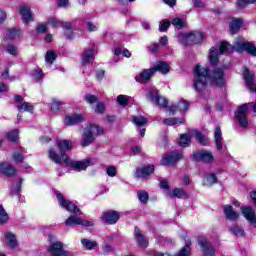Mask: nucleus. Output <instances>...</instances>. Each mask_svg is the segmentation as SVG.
Here are the masks:
<instances>
[{
    "mask_svg": "<svg viewBox=\"0 0 256 256\" xmlns=\"http://www.w3.org/2000/svg\"><path fill=\"white\" fill-rule=\"evenodd\" d=\"M233 51H237L238 53H243V51H246L248 55L256 57V47L254 44L251 42H245L243 38H237L233 46L227 42H222L219 49L215 47L210 49L209 59L211 65H217L219 61V55H223L225 53H233Z\"/></svg>",
    "mask_w": 256,
    "mask_h": 256,
    "instance_id": "nucleus-1",
    "label": "nucleus"
},
{
    "mask_svg": "<svg viewBox=\"0 0 256 256\" xmlns=\"http://www.w3.org/2000/svg\"><path fill=\"white\" fill-rule=\"evenodd\" d=\"M56 197L58 199L60 207H63L64 209H66V211H69V213H75L76 215V216L71 215L68 219H66L65 221L66 227H71V225H82V227L93 226V222L83 220L77 217L79 215H82L81 210H79L77 206H75V204H73L71 201L65 199L62 193H58Z\"/></svg>",
    "mask_w": 256,
    "mask_h": 256,
    "instance_id": "nucleus-2",
    "label": "nucleus"
},
{
    "mask_svg": "<svg viewBox=\"0 0 256 256\" xmlns=\"http://www.w3.org/2000/svg\"><path fill=\"white\" fill-rule=\"evenodd\" d=\"M56 145L60 151V154H58L53 148H50L48 150L49 160L53 161V163H56L57 165H62V163L69 164V156H67L65 152L73 149V142L70 140H60L56 143Z\"/></svg>",
    "mask_w": 256,
    "mask_h": 256,
    "instance_id": "nucleus-3",
    "label": "nucleus"
},
{
    "mask_svg": "<svg viewBox=\"0 0 256 256\" xmlns=\"http://www.w3.org/2000/svg\"><path fill=\"white\" fill-rule=\"evenodd\" d=\"M209 77V68L196 65L194 69V84L195 91L201 93L207 87V78Z\"/></svg>",
    "mask_w": 256,
    "mask_h": 256,
    "instance_id": "nucleus-4",
    "label": "nucleus"
},
{
    "mask_svg": "<svg viewBox=\"0 0 256 256\" xmlns=\"http://www.w3.org/2000/svg\"><path fill=\"white\" fill-rule=\"evenodd\" d=\"M249 107L256 113V102L241 105L235 113L236 119L243 129H247V126L249 125V121H247V111H249Z\"/></svg>",
    "mask_w": 256,
    "mask_h": 256,
    "instance_id": "nucleus-5",
    "label": "nucleus"
},
{
    "mask_svg": "<svg viewBox=\"0 0 256 256\" xmlns=\"http://www.w3.org/2000/svg\"><path fill=\"white\" fill-rule=\"evenodd\" d=\"M242 77L247 89L252 93H256L255 72L244 66L242 68Z\"/></svg>",
    "mask_w": 256,
    "mask_h": 256,
    "instance_id": "nucleus-6",
    "label": "nucleus"
},
{
    "mask_svg": "<svg viewBox=\"0 0 256 256\" xmlns=\"http://www.w3.org/2000/svg\"><path fill=\"white\" fill-rule=\"evenodd\" d=\"M50 256H69V252L63 249V243L60 241L51 242L48 247Z\"/></svg>",
    "mask_w": 256,
    "mask_h": 256,
    "instance_id": "nucleus-7",
    "label": "nucleus"
},
{
    "mask_svg": "<svg viewBox=\"0 0 256 256\" xmlns=\"http://www.w3.org/2000/svg\"><path fill=\"white\" fill-rule=\"evenodd\" d=\"M198 245L201 248V251L205 256H215V248L211 244V242L207 241V238L204 236H199L198 239Z\"/></svg>",
    "mask_w": 256,
    "mask_h": 256,
    "instance_id": "nucleus-8",
    "label": "nucleus"
},
{
    "mask_svg": "<svg viewBox=\"0 0 256 256\" xmlns=\"http://www.w3.org/2000/svg\"><path fill=\"white\" fill-rule=\"evenodd\" d=\"M182 158L181 153L177 151H173L170 153H167L162 157L161 165H164L166 167L177 165V162Z\"/></svg>",
    "mask_w": 256,
    "mask_h": 256,
    "instance_id": "nucleus-9",
    "label": "nucleus"
},
{
    "mask_svg": "<svg viewBox=\"0 0 256 256\" xmlns=\"http://www.w3.org/2000/svg\"><path fill=\"white\" fill-rule=\"evenodd\" d=\"M192 159L193 161H197V162H203V163H212L214 156L213 153L209 152V151H198V152H194L192 155Z\"/></svg>",
    "mask_w": 256,
    "mask_h": 256,
    "instance_id": "nucleus-10",
    "label": "nucleus"
},
{
    "mask_svg": "<svg viewBox=\"0 0 256 256\" xmlns=\"http://www.w3.org/2000/svg\"><path fill=\"white\" fill-rule=\"evenodd\" d=\"M147 97L152 103H157L160 107H167V99L163 96H159V93L155 89H149Z\"/></svg>",
    "mask_w": 256,
    "mask_h": 256,
    "instance_id": "nucleus-11",
    "label": "nucleus"
},
{
    "mask_svg": "<svg viewBox=\"0 0 256 256\" xmlns=\"http://www.w3.org/2000/svg\"><path fill=\"white\" fill-rule=\"evenodd\" d=\"M186 45H193L203 41V33L200 31L190 32L184 35Z\"/></svg>",
    "mask_w": 256,
    "mask_h": 256,
    "instance_id": "nucleus-12",
    "label": "nucleus"
},
{
    "mask_svg": "<svg viewBox=\"0 0 256 256\" xmlns=\"http://www.w3.org/2000/svg\"><path fill=\"white\" fill-rule=\"evenodd\" d=\"M153 75H155V68L144 69L135 77V80L137 83H149Z\"/></svg>",
    "mask_w": 256,
    "mask_h": 256,
    "instance_id": "nucleus-13",
    "label": "nucleus"
},
{
    "mask_svg": "<svg viewBox=\"0 0 256 256\" xmlns=\"http://www.w3.org/2000/svg\"><path fill=\"white\" fill-rule=\"evenodd\" d=\"M134 239L139 247H141V249H147L149 240L146 239L145 235H143L139 227H135Z\"/></svg>",
    "mask_w": 256,
    "mask_h": 256,
    "instance_id": "nucleus-14",
    "label": "nucleus"
},
{
    "mask_svg": "<svg viewBox=\"0 0 256 256\" xmlns=\"http://www.w3.org/2000/svg\"><path fill=\"white\" fill-rule=\"evenodd\" d=\"M64 165H66L67 167H73L76 169V171H85V169H87V167L91 165V159L73 162L69 158V164L64 163Z\"/></svg>",
    "mask_w": 256,
    "mask_h": 256,
    "instance_id": "nucleus-15",
    "label": "nucleus"
},
{
    "mask_svg": "<svg viewBox=\"0 0 256 256\" xmlns=\"http://www.w3.org/2000/svg\"><path fill=\"white\" fill-rule=\"evenodd\" d=\"M155 171L154 165H148L146 167L137 168L135 171V177L138 179H145Z\"/></svg>",
    "mask_w": 256,
    "mask_h": 256,
    "instance_id": "nucleus-16",
    "label": "nucleus"
},
{
    "mask_svg": "<svg viewBox=\"0 0 256 256\" xmlns=\"http://www.w3.org/2000/svg\"><path fill=\"white\" fill-rule=\"evenodd\" d=\"M212 81L218 87H223L225 85V77L223 74V68H216L212 74Z\"/></svg>",
    "mask_w": 256,
    "mask_h": 256,
    "instance_id": "nucleus-17",
    "label": "nucleus"
},
{
    "mask_svg": "<svg viewBox=\"0 0 256 256\" xmlns=\"http://www.w3.org/2000/svg\"><path fill=\"white\" fill-rule=\"evenodd\" d=\"M119 212L110 210L104 213L103 219L108 223V225H115L119 221Z\"/></svg>",
    "mask_w": 256,
    "mask_h": 256,
    "instance_id": "nucleus-18",
    "label": "nucleus"
},
{
    "mask_svg": "<svg viewBox=\"0 0 256 256\" xmlns=\"http://www.w3.org/2000/svg\"><path fill=\"white\" fill-rule=\"evenodd\" d=\"M242 213H243L245 219H247V221H249V223H251V225H255V227H256L255 210H253V208L247 206V207L242 208Z\"/></svg>",
    "mask_w": 256,
    "mask_h": 256,
    "instance_id": "nucleus-19",
    "label": "nucleus"
},
{
    "mask_svg": "<svg viewBox=\"0 0 256 256\" xmlns=\"http://www.w3.org/2000/svg\"><path fill=\"white\" fill-rule=\"evenodd\" d=\"M0 173H3L7 177H15L17 170L9 163L0 164Z\"/></svg>",
    "mask_w": 256,
    "mask_h": 256,
    "instance_id": "nucleus-20",
    "label": "nucleus"
},
{
    "mask_svg": "<svg viewBox=\"0 0 256 256\" xmlns=\"http://www.w3.org/2000/svg\"><path fill=\"white\" fill-rule=\"evenodd\" d=\"M82 121H85V119L81 114L68 115L64 119L65 125H68V126L77 125V123H82Z\"/></svg>",
    "mask_w": 256,
    "mask_h": 256,
    "instance_id": "nucleus-21",
    "label": "nucleus"
},
{
    "mask_svg": "<svg viewBox=\"0 0 256 256\" xmlns=\"http://www.w3.org/2000/svg\"><path fill=\"white\" fill-rule=\"evenodd\" d=\"M20 15L22 16V19L25 21V23H31V21H34L33 14H31V8L22 5L20 6Z\"/></svg>",
    "mask_w": 256,
    "mask_h": 256,
    "instance_id": "nucleus-22",
    "label": "nucleus"
},
{
    "mask_svg": "<svg viewBox=\"0 0 256 256\" xmlns=\"http://www.w3.org/2000/svg\"><path fill=\"white\" fill-rule=\"evenodd\" d=\"M223 211L226 219H229V221H237V219H239V213L233 210V206L225 205Z\"/></svg>",
    "mask_w": 256,
    "mask_h": 256,
    "instance_id": "nucleus-23",
    "label": "nucleus"
},
{
    "mask_svg": "<svg viewBox=\"0 0 256 256\" xmlns=\"http://www.w3.org/2000/svg\"><path fill=\"white\" fill-rule=\"evenodd\" d=\"M187 109H189V103L186 100H182L178 102L177 105H172L170 107V112L172 113V115H175L177 111H180V113H185Z\"/></svg>",
    "mask_w": 256,
    "mask_h": 256,
    "instance_id": "nucleus-24",
    "label": "nucleus"
},
{
    "mask_svg": "<svg viewBox=\"0 0 256 256\" xmlns=\"http://www.w3.org/2000/svg\"><path fill=\"white\" fill-rule=\"evenodd\" d=\"M214 139L216 143V149L221 151L223 149V135L221 133V127L217 126L214 131Z\"/></svg>",
    "mask_w": 256,
    "mask_h": 256,
    "instance_id": "nucleus-25",
    "label": "nucleus"
},
{
    "mask_svg": "<svg viewBox=\"0 0 256 256\" xmlns=\"http://www.w3.org/2000/svg\"><path fill=\"white\" fill-rule=\"evenodd\" d=\"M4 237L6 239V245H8L10 249H15L17 247L18 243L15 234L12 232H6Z\"/></svg>",
    "mask_w": 256,
    "mask_h": 256,
    "instance_id": "nucleus-26",
    "label": "nucleus"
},
{
    "mask_svg": "<svg viewBox=\"0 0 256 256\" xmlns=\"http://www.w3.org/2000/svg\"><path fill=\"white\" fill-rule=\"evenodd\" d=\"M93 141H95V137L91 134V132H88V130H85L82 135V141H81L82 147H89V145H91Z\"/></svg>",
    "mask_w": 256,
    "mask_h": 256,
    "instance_id": "nucleus-27",
    "label": "nucleus"
},
{
    "mask_svg": "<svg viewBox=\"0 0 256 256\" xmlns=\"http://www.w3.org/2000/svg\"><path fill=\"white\" fill-rule=\"evenodd\" d=\"M152 69H155V73L157 71H159L163 75H167V73H169V71H171V67H169V64H167V62H163V61L158 62L154 67H152Z\"/></svg>",
    "mask_w": 256,
    "mask_h": 256,
    "instance_id": "nucleus-28",
    "label": "nucleus"
},
{
    "mask_svg": "<svg viewBox=\"0 0 256 256\" xmlns=\"http://www.w3.org/2000/svg\"><path fill=\"white\" fill-rule=\"evenodd\" d=\"M25 153H27V151H25L24 148L16 149L12 154L13 161H15V163H23Z\"/></svg>",
    "mask_w": 256,
    "mask_h": 256,
    "instance_id": "nucleus-29",
    "label": "nucleus"
},
{
    "mask_svg": "<svg viewBox=\"0 0 256 256\" xmlns=\"http://www.w3.org/2000/svg\"><path fill=\"white\" fill-rule=\"evenodd\" d=\"M162 123L169 127H173V125H183L185 118H165L162 120Z\"/></svg>",
    "mask_w": 256,
    "mask_h": 256,
    "instance_id": "nucleus-30",
    "label": "nucleus"
},
{
    "mask_svg": "<svg viewBox=\"0 0 256 256\" xmlns=\"http://www.w3.org/2000/svg\"><path fill=\"white\" fill-rule=\"evenodd\" d=\"M94 59L95 53L93 50L88 49L82 54V65H87V63H91V61H94Z\"/></svg>",
    "mask_w": 256,
    "mask_h": 256,
    "instance_id": "nucleus-31",
    "label": "nucleus"
},
{
    "mask_svg": "<svg viewBox=\"0 0 256 256\" xmlns=\"http://www.w3.org/2000/svg\"><path fill=\"white\" fill-rule=\"evenodd\" d=\"M86 131H88V133L92 134L93 137H99V135H103V133H105V130H103L102 127L97 126V125H93L91 124Z\"/></svg>",
    "mask_w": 256,
    "mask_h": 256,
    "instance_id": "nucleus-32",
    "label": "nucleus"
},
{
    "mask_svg": "<svg viewBox=\"0 0 256 256\" xmlns=\"http://www.w3.org/2000/svg\"><path fill=\"white\" fill-rule=\"evenodd\" d=\"M241 25H243V21L241 19L232 20L229 25V29H230L231 33L233 35H235V33H237V31H239V29H241Z\"/></svg>",
    "mask_w": 256,
    "mask_h": 256,
    "instance_id": "nucleus-33",
    "label": "nucleus"
},
{
    "mask_svg": "<svg viewBox=\"0 0 256 256\" xmlns=\"http://www.w3.org/2000/svg\"><path fill=\"white\" fill-rule=\"evenodd\" d=\"M169 197H178V199H185L187 197V193H185V190L181 188H175L171 192H169Z\"/></svg>",
    "mask_w": 256,
    "mask_h": 256,
    "instance_id": "nucleus-34",
    "label": "nucleus"
},
{
    "mask_svg": "<svg viewBox=\"0 0 256 256\" xmlns=\"http://www.w3.org/2000/svg\"><path fill=\"white\" fill-rule=\"evenodd\" d=\"M229 231L230 233H232V235H235L236 237H243V235H245V231H243V228H241L237 224H233L230 227Z\"/></svg>",
    "mask_w": 256,
    "mask_h": 256,
    "instance_id": "nucleus-35",
    "label": "nucleus"
},
{
    "mask_svg": "<svg viewBox=\"0 0 256 256\" xmlns=\"http://www.w3.org/2000/svg\"><path fill=\"white\" fill-rule=\"evenodd\" d=\"M60 27H62L63 29H66L65 35H66L67 39H73V31L71 30L72 29L71 22H62Z\"/></svg>",
    "mask_w": 256,
    "mask_h": 256,
    "instance_id": "nucleus-36",
    "label": "nucleus"
},
{
    "mask_svg": "<svg viewBox=\"0 0 256 256\" xmlns=\"http://www.w3.org/2000/svg\"><path fill=\"white\" fill-rule=\"evenodd\" d=\"M195 138L196 141H198V143H200V145H209V138H207V136L201 134V132L199 131H195Z\"/></svg>",
    "mask_w": 256,
    "mask_h": 256,
    "instance_id": "nucleus-37",
    "label": "nucleus"
},
{
    "mask_svg": "<svg viewBox=\"0 0 256 256\" xmlns=\"http://www.w3.org/2000/svg\"><path fill=\"white\" fill-rule=\"evenodd\" d=\"M180 147H189L191 145V136L189 134H182L179 141Z\"/></svg>",
    "mask_w": 256,
    "mask_h": 256,
    "instance_id": "nucleus-38",
    "label": "nucleus"
},
{
    "mask_svg": "<svg viewBox=\"0 0 256 256\" xmlns=\"http://www.w3.org/2000/svg\"><path fill=\"white\" fill-rule=\"evenodd\" d=\"M81 243H82L83 247H85L86 249H89V250L95 249V247H97V245H98L97 241L89 240V239H85V238H83L81 240Z\"/></svg>",
    "mask_w": 256,
    "mask_h": 256,
    "instance_id": "nucleus-39",
    "label": "nucleus"
},
{
    "mask_svg": "<svg viewBox=\"0 0 256 256\" xmlns=\"http://www.w3.org/2000/svg\"><path fill=\"white\" fill-rule=\"evenodd\" d=\"M132 121L134 124H136L137 127H143V125H147V118L143 116H134Z\"/></svg>",
    "mask_w": 256,
    "mask_h": 256,
    "instance_id": "nucleus-40",
    "label": "nucleus"
},
{
    "mask_svg": "<svg viewBox=\"0 0 256 256\" xmlns=\"http://www.w3.org/2000/svg\"><path fill=\"white\" fill-rule=\"evenodd\" d=\"M9 221V214L5 211V208H3V205H0V225H4V223H7Z\"/></svg>",
    "mask_w": 256,
    "mask_h": 256,
    "instance_id": "nucleus-41",
    "label": "nucleus"
},
{
    "mask_svg": "<svg viewBox=\"0 0 256 256\" xmlns=\"http://www.w3.org/2000/svg\"><path fill=\"white\" fill-rule=\"evenodd\" d=\"M205 179V185H207V187H211V185H215V183H217V176H215V174H207Z\"/></svg>",
    "mask_w": 256,
    "mask_h": 256,
    "instance_id": "nucleus-42",
    "label": "nucleus"
},
{
    "mask_svg": "<svg viewBox=\"0 0 256 256\" xmlns=\"http://www.w3.org/2000/svg\"><path fill=\"white\" fill-rule=\"evenodd\" d=\"M169 27H171V22H169V20L165 19V20L160 21L159 31L161 33H165V31H167L169 29Z\"/></svg>",
    "mask_w": 256,
    "mask_h": 256,
    "instance_id": "nucleus-43",
    "label": "nucleus"
},
{
    "mask_svg": "<svg viewBox=\"0 0 256 256\" xmlns=\"http://www.w3.org/2000/svg\"><path fill=\"white\" fill-rule=\"evenodd\" d=\"M55 59H57V56L55 55V52L48 51L46 53L45 61H46V63H48L49 67H51V64L53 63V61H55Z\"/></svg>",
    "mask_w": 256,
    "mask_h": 256,
    "instance_id": "nucleus-44",
    "label": "nucleus"
},
{
    "mask_svg": "<svg viewBox=\"0 0 256 256\" xmlns=\"http://www.w3.org/2000/svg\"><path fill=\"white\" fill-rule=\"evenodd\" d=\"M17 109H18V111H29V112H31V111H33V105H31V103H29V102H24L22 104H19L17 106Z\"/></svg>",
    "mask_w": 256,
    "mask_h": 256,
    "instance_id": "nucleus-45",
    "label": "nucleus"
},
{
    "mask_svg": "<svg viewBox=\"0 0 256 256\" xmlns=\"http://www.w3.org/2000/svg\"><path fill=\"white\" fill-rule=\"evenodd\" d=\"M19 30L17 29H10L6 31L7 39H17L19 37Z\"/></svg>",
    "mask_w": 256,
    "mask_h": 256,
    "instance_id": "nucleus-46",
    "label": "nucleus"
},
{
    "mask_svg": "<svg viewBox=\"0 0 256 256\" xmlns=\"http://www.w3.org/2000/svg\"><path fill=\"white\" fill-rule=\"evenodd\" d=\"M172 25L176 28V29H183V27H185V22L183 19L181 18H174L172 20Z\"/></svg>",
    "mask_w": 256,
    "mask_h": 256,
    "instance_id": "nucleus-47",
    "label": "nucleus"
},
{
    "mask_svg": "<svg viewBox=\"0 0 256 256\" xmlns=\"http://www.w3.org/2000/svg\"><path fill=\"white\" fill-rule=\"evenodd\" d=\"M117 103L120 104L122 107H125L129 104V97L125 95H119L117 97Z\"/></svg>",
    "mask_w": 256,
    "mask_h": 256,
    "instance_id": "nucleus-48",
    "label": "nucleus"
},
{
    "mask_svg": "<svg viewBox=\"0 0 256 256\" xmlns=\"http://www.w3.org/2000/svg\"><path fill=\"white\" fill-rule=\"evenodd\" d=\"M138 199L141 203H147L149 201V194L146 191H139Z\"/></svg>",
    "mask_w": 256,
    "mask_h": 256,
    "instance_id": "nucleus-49",
    "label": "nucleus"
},
{
    "mask_svg": "<svg viewBox=\"0 0 256 256\" xmlns=\"http://www.w3.org/2000/svg\"><path fill=\"white\" fill-rule=\"evenodd\" d=\"M62 105H63V102H61L57 99H53L52 104H51V109H52V111H59V109H61Z\"/></svg>",
    "mask_w": 256,
    "mask_h": 256,
    "instance_id": "nucleus-50",
    "label": "nucleus"
},
{
    "mask_svg": "<svg viewBox=\"0 0 256 256\" xmlns=\"http://www.w3.org/2000/svg\"><path fill=\"white\" fill-rule=\"evenodd\" d=\"M7 53H9V55H14L17 56L19 55V50L17 49V46L14 45H8L6 48Z\"/></svg>",
    "mask_w": 256,
    "mask_h": 256,
    "instance_id": "nucleus-51",
    "label": "nucleus"
},
{
    "mask_svg": "<svg viewBox=\"0 0 256 256\" xmlns=\"http://www.w3.org/2000/svg\"><path fill=\"white\" fill-rule=\"evenodd\" d=\"M8 139L12 142L17 141V139H19V131L17 130H13L10 133H8Z\"/></svg>",
    "mask_w": 256,
    "mask_h": 256,
    "instance_id": "nucleus-52",
    "label": "nucleus"
},
{
    "mask_svg": "<svg viewBox=\"0 0 256 256\" xmlns=\"http://www.w3.org/2000/svg\"><path fill=\"white\" fill-rule=\"evenodd\" d=\"M106 173L109 177H115L117 175V168H115V166H108Z\"/></svg>",
    "mask_w": 256,
    "mask_h": 256,
    "instance_id": "nucleus-53",
    "label": "nucleus"
},
{
    "mask_svg": "<svg viewBox=\"0 0 256 256\" xmlns=\"http://www.w3.org/2000/svg\"><path fill=\"white\" fill-rule=\"evenodd\" d=\"M85 101H87V103L93 104V103H97V96L95 95H91V94H86L84 96Z\"/></svg>",
    "mask_w": 256,
    "mask_h": 256,
    "instance_id": "nucleus-54",
    "label": "nucleus"
},
{
    "mask_svg": "<svg viewBox=\"0 0 256 256\" xmlns=\"http://www.w3.org/2000/svg\"><path fill=\"white\" fill-rule=\"evenodd\" d=\"M95 113L103 114L105 113V104L98 102L95 107Z\"/></svg>",
    "mask_w": 256,
    "mask_h": 256,
    "instance_id": "nucleus-55",
    "label": "nucleus"
},
{
    "mask_svg": "<svg viewBox=\"0 0 256 256\" xmlns=\"http://www.w3.org/2000/svg\"><path fill=\"white\" fill-rule=\"evenodd\" d=\"M63 21L57 20L55 18H51L47 21L48 25H52L53 27H61Z\"/></svg>",
    "mask_w": 256,
    "mask_h": 256,
    "instance_id": "nucleus-56",
    "label": "nucleus"
},
{
    "mask_svg": "<svg viewBox=\"0 0 256 256\" xmlns=\"http://www.w3.org/2000/svg\"><path fill=\"white\" fill-rule=\"evenodd\" d=\"M247 5H249L247 0H238L236 2V8L239 10L245 9V7H247Z\"/></svg>",
    "mask_w": 256,
    "mask_h": 256,
    "instance_id": "nucleus-57",
    "label": "nucleus"
},
{
    "mask_svg": "<svg viewBox=\"0 0 256 256\" xmlns=\"http://www.w3.org/2000/svg\"><path fill=\"white\" fill-rule=\"evenodd\" d=\"M193 5L195 9H205V4L202 0H193Z\"/></svg>",
    "mask_w": 256,
    "mask_h": 256,
    "instance_id": "nucleus-58",
    "label": "nucleus"
},
{
    "mask_svg": "<svg viewBox=\"0 0 256 256\" xmlns=\"http://www.w3.org/2000/svg\"><path fill=\"white\" fill-rule=\"evenodd\" d=\"M33 77L36 79V81L43 80V70H36L33 74Z\"/></svg>",
    "mask_w": 256,
    "mask_h": 256,
    "instance_id": "nucleus-59",
    "label": "nucleus"
},
{
    "mask_svg": "<svg viewBox=\"0 0 256 256\" xmlns=\"http://www.w3.org/2000/svg\"><path fill=\"white\" fill-rule=\"evenodd\" d=\"M58 7H69V0H57Z\"/></svg>",
    "mask_w": 256,
    "mask_h": 256,
    "instance_id": "nucleus-60",
    "label": "nucleus"
},
{
    "mask_svg": "<svg viewBox=\"0 0 256 256\" xmlns=\"http://www.w3.org/2000/svg\"><path fill=\"white\" fill-rule=\"evenodd\" d=\"M87 29L90 32L97 31V26L95 24H93L92 22H87Z\"/></svg>",
    "mask_w": 256,
    "mask_h": 256,
    "instance_id": "nucleus-61",
    "label": "nucleus"
},
{
    "mask_svg": "<svg viewBox=\"0 0 256 256\" xmlns=\"http://www.w3.org/2000/svg\"><path fill=\"white\" fill-rule=\"evenodd\" d=\"M47 31V26L45 24H40L37 27V33H45Z\"/></svg>",
    "mask_w": 256,
    "mask_h": 256,
    "instance_id": "nucleus-62",
    "label": "nucleus"
},
{
    "mask_svg": "<svg viewBox=\"0 0 256 256\" xmlns=\"http://www.w3.org/2000/svg\"><path fill=\"white\" fill-rule=\"evenodd\" d=\"M151 53H157V51H159V44L158 43H154L149 47Z\"/></svg>",
    "mask_w": 256,
    "mask_h": 256,
    "instance_id": "nucleus-63",
    "label": "nucleus"
},
{
    "mask_svg": "<svg viewBox=\"0 0 256 256\" xmlns=\"http://www.w3.org/2000/svg\"><path fill=\"white\" fill-rule=\"evenodd\" d=\"M163 1L169 7H175V5H177V0H163Z\"/></svg>",
    "mask_w": 256,
    "mask_h": 256,
    "instance_id": "nucleus-64",
    "label": "nucleus"
}]
</instances>
